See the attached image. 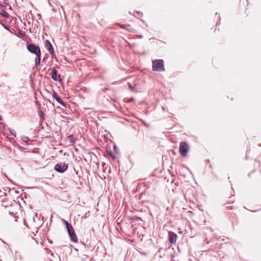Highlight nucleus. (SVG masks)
Instances as JSON below:
<instances>
[{"label":"nucleus","mask_w":261,"mask_h":261,"mask_svg":"<svg viewBox=\"0 0 261 261\" xmlns=\"http://www.w3.org/2000/svg\"><path fill=\"white\" fill-rule=\"evenodd\" d=\"M27 48L29 52L36 55L35 59V65L38 66L40 64L41 61V51L40 48L38 46H37L33 43H28L27 45Z\"/></svg>","instance_id":"f257e3e1"},{"label":"nucleus","mask_w":261,"mask_h":261,"mask_svg":"<svg viewBox=\"0 0 261 261\" xmlns=\"http://www.w3.org/2000/svg\"><path fill=\"white\" fill-rule=\"evenodd\" d=\"M2 120V118H1V116H0V120Z\"/></svg>","instance_id":"412c9836"},{"label":"nucleus","mask_w":261,"mask_h":261,"mask_svg":"<svg viewBox=\"0 0 261 261\" xmlns=\"http://www.w3.org/2000/svg\"><path fill=\"white\" fill-rule=\"evenodd\" d=\"M179 153L182 157H186L189 152V147L186 142H181L179 144Z\"/></svg>","instance_id":"7ed1b4c3"},{"label":"nucleus","mask_w":261,"mask_h":261,"mask_svg":"<svg viewBox=\"0 0 261 261\" xmlns=\"http://www.w3.org/2000/svg\"><path fill=\"white\" fill-rule=\"evenodd\" d=\"M118 25L121 28L123 29H125V30H126L127 31H128L129 32H133V29L131 27V26L130 25H125L120 24H118Z\"/></svg>","instance_id":"9d476101"},{"label":"nucleus","mask_w":261,"mask_h":261,"mask_svg":"<svg viewBox=\"0 0 261 261\" xmlns=\"http://www.w3.org/2000/svg\"><path fill=\"white\" fill-rule=\"evenodd\" d=\"M52 96H53V98L58 102L60 103L64 108H67V104L62 100V99L60 98V96L58 95V94L57 93V92L54 90H53V93L52 94Z\"/></svg>","instance_id":"0eeeda50"},{"label":"nucleus","mask_w":261,"mask_h":261,"mask_svg":"<svg viewBox=\"0 0 261 261\" xmlns=\"http://www.w3.org/2000/svg\"><path fill=\"white\" fill-rule=\"evenodd\" d=\"M67 230L71 241L76 243L77 242V238L73 227L71 226L70 228L67 229Z\"/></svg>","instance_id":"39448f33"},{"label":"nucleus","mask_w":261,"mask_h":261,"mask_svg":"<svg viewBox=\"0 0 261 261\" xmlns=\"http://www.w3.org/2000/svg\"><path fill=\"white\" fill-rule=\"evenodd\" d=\"M1 14L5 18H8L9 14L5 10H2L1 12Z\"/></svg>","instance_id":"ddd939ff"},{"label":"nucleus","mask_w":261,"mask_h":261,"mask_svg":"<svg viewBox=\"0 0 261 261\" xmlns=\"http://www.w3.org/2000/svg\"><path fill=\"white\" fill-rule=\"evenodd\" d=\"M128 86H129V88H130L131 90H132V89H133V86H132V85H131V84H129H129H128Z\"/></svg>","instance_id":"a211bd4d"},{"label":"nucleus","mask_w":261,"mask_h":261,"mask_svg":"<svg viewBox=\"0 0 261 261\" xmlns=\"http://www.w3.org/2000/svg\"><path fill=\"white\" fill-rule=\"evenodd\" d=\"M51 76L55 81H61L60 75L58 73V71L55 68H53L51 70Z\"/></svg>","instance_id":"423d86ee"},{"label":"nucleus","mask_w":261,"mask_h":261,"mask_svg":"<svg viewBox=\"0 0 261 261\" xmlns=\"http://www.w3.org/2000/svg\"><path fill=\"white\" fill-rule=\"evenodd\" d=\"M136 219H137V220H139V219L140 220V219H140V218H139V217H137V218H136Z\"/></svg>","instance_id":"aec40b11"},{"label":"nucleus","mask_w":261,"mask_h":261,"mask_svg":"<svg viewBox=\"0 0 261 261\" xmlns=\"http://www.w3.org/2000/svg\"><path fill=\"white\" fill-rule=\"evenodd\" d=\"M22 140L23 142H26V143H27L28 142H29L30 141L29 138L28 137H26V136H23L22 138Z\"/></svg>","instance_id":"2eb2a0df"},{"label":"nucleus","mask_w":261,"mask_h":261,"mask_svg":"<svg viewBox=\"0 0 261 261\" xmlns=\"http://www.w3.org/2000/svg\"><path fill=\"white\" fill-rule=\"evenodd\" d=\"M62 221L63 223V224H65L66 229L69 228H70V227H71L72 226V225L70 224H69L66 220L62 219Z\"/></svg>","instance_id":"f8f14e48"},{"label":"nucleus","mask_w":261,"mask_h":261,"mask_svg":"<svg viewBox=\"0 0 261 261\" xmlns=\"http://www.w3.org/2000/svg\"><path fill=\"white\" fill-rule=\"evenodd\" d=\"M68 139L69 141V143L70 144V145H73L75 141H76V139L73 138L72 136H69L68 137Z\"/></svg>","instance_id":"9b49d317"},{"label":"nucleus","mask_w":261,"mask_h":261,"mask_svg":"<svg viewBox=\"0 0 261 261\" xmlns=\"http://www.w3.org/2000/svg\"><path fill=\"white\" fill-rule=\"evenodd\" d=\"M44 115V114L42 112H41L40 116L42 117V116Z\"/></svg>","instance_id":"6ab92c4d"},{"label":"nucleus","mask_w":261,"mask_h":261,"mask_svg":"<svg viewBox=\"0 0 261 261\" xmlns=\"http://www.w3.org/2000/svg\"><path fill=\"white\" fill-rule=\"evenodd\" d=\"M45 47L46 48V49L48 51V52L50 53V55H53L54 54V50L53 47L51 44V43L49 42V40H47L45 42Z\"/></svg>","instance_id":"1a4fd4ad"},{"label":"nucleus","mask_w":261,"mask_h":261,"mask_svg":"<svg viewBox=\"0 0 261 261\" xmlns=\"http://www.w3.org/2000/svg\"><path fill=\"white\" fill-rule=\"evenodd\" d=\"M68 167L67 163H60L57 164L54 167V169L56 171L59 173H62L67 170Z\"/></svg>","instance_id":"20e7f679"},{"label":"nucleus","mask_w":261,"mask_h":261,"mask_svg":"<svg viewBox=\"0 0 261 261\" xmlns=\"http://www.w3.org/2000/svg\"><path fill=\"white\" fill-rule=\"evenodd\" d=\"M177 238V236L175 233L172 231L169 232V242L170 244H175L176 242Z\"/></svg>","instance_id":"6e6552de"},{"label":"nucleus","mask_w":261,"mask_h":261,"mask_svg":"<svg viewBox=\"0 0 261 261\" xmlns=\"http://www.w3.org/2000/svg\"><path fill=\"white\" fill-rule=\"evenodd\" d=\"M2 25L5 29L9 30V28L5 24L2 23Z\"/></svg>","instance_id":"f3484780"},{"label":"nucleus","mask_w":261,"mask_h":261,"mask_svg":"<svg viewBox=\"0 0 261 261\" xmlns=\"http://www.w3.org/2000/svg\"><path fill=\"white\" fill-rule=\"evenodd\" d=\"M152 70L156 71H165L164 61L162 59H156L152 61Z\"/></svg>","instance_id":"f03ea898"},{"label":"nucleus","mask_w":261,"mask_h":261,"mask_svg":"<svg viewBox=\"0 0 261 261\" xmlns=\"http://www.w3.org/2000/svg\"><path fill=\"white\" fill-rule=\"evenodd\" d=\"M10 132H11V134L13 136H14V137H15V136H16V133H15V131H14V130H11Z\"/></svg>","instance_id":"dca6fc26"},{"label":"nucleus","mask_w":261,"mask_h":261,"mask_svg":"<svg viewBox=\"0 0 261 261\" xmlns=\"http://www.w3.org/2000/svg\"><path fill=\"white\" fill-rule=\"evenodd\" d=\"M0 5L2 7H6L8 5V3H7L6 0H3L2 2H0Z\"/></svg>","instance_id":"4468645a"}]
</instances>
